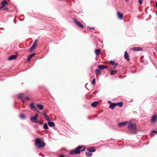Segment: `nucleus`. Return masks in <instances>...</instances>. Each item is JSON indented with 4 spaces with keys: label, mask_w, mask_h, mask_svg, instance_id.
<instances>
[{
    "label": "nucleus",
    "mask_w": 157,
    "mask_h": 157,
    "mask_svg": "<svg viewBox=\"0 0 157 157\" xmlns=\"http://www.w3.org/2000/svg\"><path fill=\"white\" fill-rule=\"evenodd\" d=\"M82 146H79L75 150H72L70 152V154L71 155H73L74 154L78 155L79 154L81 151H84L85 149L86 148L83 147V148L81 149L82 148Z\"/></svg>",
    "instance_id": "f257e3e1"
},
{
    "label": "nucleus",
    "mask_w": 157,
    "mask_h": 157,
    "mask_svg": "<svg viewBox=\"0 0 157 157\" xmlns=\"http://www.w3.org/2000/svg\"><path fill=\"white\" fill-rule=\"evenodd\" d=\"M128 128L129 131L132 132V133L136 134V131L137 128L136 123H132L131 122H129Z\"/></svg>",
    "instance_id": "f03ea898"
},
{
    "label": "nucleus",
    "mask_w": 157,
    "mask_h": 157,
    "mask_svg": "<svg viewBox=\"0 0 157 157\" xmlns=\"http://www.w3.org/2000/svg\"><path fill=\"white\" fill-rule=\"evenodd\" d=\"M35 144L37 148H40L43 147L45 144L44 142L41 141L40 139L36 138L35 139Z\"/></svg>",
    "instance_id": "7ed1b4c3"
},
{
    "label": "nucleus",
    "mask_w": 157,
    "mask_h": 157,
    "mask_svg": "<svg viewBox=\"0 0 157 157\" xmlns=\"http://www.w3.org/2000/svg\"><path fill=\"white\" fill-rule=\"evenodd\" d=\"M30 120L32 122H34L36 123H40V121H39L37 120V118L36 117H35L34 116H33L30 117Z\"/></svg>",
    "instance_id": "20e7f679"
},
{
    "label": "nucleus",
    "mask_w": 157,
    "mask_h": 157,
    "mask_svg": "<svg viewBox=\"0 0 157 157\" xmlns=\"http://www.w3.org/2000/svg\"><path fill=\"white\" fill-rule=\"evenodd\" d=\"M74 21L78 27L81 28H83V25L80 22L77 21L76 19H74Z\"/></svg>",
    "instance_id": "39448f33"
},
{
    "label": "nucleus",
    "mask_w": 157,
    "mask_h": 157,
    "mask_svg": "<svg viewBox=\"0 0 157 157\" xmlns=\"http://www.w3.org/2000/svg\"><path fill=\"white\" fill-rule=\"evenodd\" d=\"M18 98L21 100L22 101H25V98L24 97V94H20L18 95Z\"/></svg>",
    "instance_id": "423d86ee"
},
{
    "label": "nucleus",
    "mask_w": 157,
    "mask_h": 157,
    "mask_svg": "<svg viewBox=\"0 0 157 157\" xmlns=\"http://www.w3.org/2000/svg\"><path fill=\"white\" fill-rule=\"evenodd\" d=\"M30 107L32 108L34 110L39 112V111L37 110L35 106L34 105V103L33 102H32L30 103Z\"/></svg>",
    "instance_id": "0eeeda50"
},
{
    "label": "nucleus",
    "mask_w": 157,
    "mask_h": 157,
    "mask_svg": "<svg viewBox=\"0 0 157 157\" xmlns=\"http://www.w3.org/2000/svg\"><path fill=\"white\" fill-rule=\"evenodd\" d=\"M124 58L125 59L127 60L128 61H129V58L128 55L126 51H125L124 52Z\"/></svg>",
    "instance_id": "6e6552de"
},
{
    "label": "nucleus",
    "mask_w": 157,
    "mask_h": 157,
    "mask_svg": "<svg viewBox=\"0 0 157 157\" xmlns=\"http://www.w3.org/2000/svg\"><path fill=\"white\" fill-rule=\"evenodd\" d=\"M87 151L90 152H94L95 151V149L93 147H89L87 148Z\"/></svg>",
    "instance_id": "1a4fd4ad"
},
{
    "label": "nucleus",
    "mask_w": 157,
    "mask_h": 157,
    "mask_svg": "<svg viewBox=\"0 0 157 157\" xmlns=\"http://www.w3.org/2000/svg\"><path fill=\"white\" fill-rule=\"evenodd\" d=\"M157 118V116L156 115H155L153 116L152 117L151 120V122H155V121H156Z\"/></svg>",
    "instance_id": "9d476101"
},
{
    "label": "nucleus",
    "mask_w": 157,
    "mask_h": 157,
    "mask_svg": "<svg viewBox=\"0 0 157 157\" xmlns=\"http://www.w3.org/2000/svg\"><path fill=\"white\" fill-rule=\"evenodd\" d=\"M132 49L135 51H140L142 50V49L140 47H134Z\"/></svg>",
    "instance_id": "9b49d317"
},
{
    "label": "nucleus",
    "mask_w": 157,
    "mask_h": 157,
    "mask_svg": "<svg viewBox=\"0 0 157 157\" xmlns=\"http://www.w3.org/2000/svg\"><path fill=\"white\" fill-rule=\"evenodd\" d=\"M7 4V2L6 0H3L2 2L1 3L2 6L0 7V9H1L3 8L5 5Z\"/></svg>",
    "instance_id": "f8f14e48"
},
{
    "label": "nucleus",
    "mask_w": 157,
    "mask_h": 157,
    "mask_svg": "<svg viewBox=\"0 0 157 157\" xmlns=\"http://www.w3.org/2000/svg\"><path fill=\"white\" fill-rule=\"evenodd\" d=\"M128 123V122L127 121H126L120 123L118 124V125L121 127H123L126 125V124H127Z\"/></svg>",
    "instance_id": "ddd939ff"
},
{
    "label": "nucleus",
    "mask_w": 157,
    "mask_h": 157,
    "mask_svg": "<svg viewBox=\"0 0 157 157\" xmlns=\"http://www.w3.org/2000/svg\"><path fill=\"white\" fill-rule=\"evenodd\" d=\"M17 57L15 55H12L8 58V59L10 60H12L15 59Z\"/></svg>",
    "instance_id": "4468645a"
},
{
    "label": "nucleus",
    "mask_w": 157,
    "mask_h": 157,
    "mask_svg": "<svg viewBox=\"0 0 157 157\" xmlns=\"http://www.w3.org/2000/svg\"><path fill=\"white\" fill-rule=\"evenodd\" d=\"M98 67L100 70H103L107 68V67L105 65H99L98 66Z\"/></svg>",
    "instance_id": "2eb2a0df"
},
{
    "label": "nucleus",
    "mask_w": 157,
    "mask_h": 157,
    "mask_svg": "<svg viewBox=\"0 0 157 157\" xmlns=\"http://www.w3.org/2000/svg\"><path fill=\"white\" fill-rule=\"evenodd\" d=\"M117 106V105L116 104V103H112L110 104L109 108L111 109H114V107Z\"/></svg>",
    "instance_id": "dca6fc26"
},
{
    "label": "nucleus",
    "mask_w": 157,
    "mask_h": 157,
    "mask_svg": "<svg viewBox=\"0 0 157 157\" xmlns=\"http://www.w3.org/2000/svg\"><path fill=\"white\" fill-rule=\"evenodd\" d=\"M117 14L118 17L121 20L123 18V14L118 12H117Z\"/></svg>",
    "instance_id": "f3484780"
},
{
    "label": "nucleus",
    "mask_w": 157,
    "mask_h": 157,
    "mask_svg": "<svg viewBox=\"0 0 157 157\" xmlns=\"http://www.w3.org/2000/svg\"><path fill=\"white\" fill-rule=\"evenodd\" d=\"M101 50L100 49H96L95 50V52L96 56H98L100 53Z\"/></svg>",
    "instance_id": "a211bd4d"
},
{
    "label": "nucleus",
    "mask_w": 157,
    "mask_h": 157,
    "mask_svg": "<svg viewBox=\"0 0 157 157\" xmlns=\"http://www.w3.org/2000/svg\"><path fill=\"white\" fill-rule=\"evenodd\" d=\"M36 105L37 108L39 109L42 110L43 109L44 107L42 105L37 104Z\"/></svg>",
    "instance_id": "6ab92c4d"
},
{
    "label": "nucleus",
    "mask_w": 157,
    "mask_h": 157,
    "mask_svg": "<svg viewBox=\"0 0 157 157\" xmlns=\"http://www.w3.org/2000/svg\"><path fill=\"white\" fill-rule=\"evenodd\" d=\"M43 114L44 115L45 118L46 119V120L48 121H50V118H49V117L47 116V114L44 113H43Z\"/></svg>",
    "instance_id": "aec40b11"
},
{
    "label": "nucleus",
    "mask_w": 157,
    "mask_h": 157,
    "mask_svg": "<svg viewBox=\"0 0 157 157\" xmlns=\"http://www.w3.org/2000/svg\"><path fill=\"white\" fill-rule=\"evenodd\" d=\"M48 124L49 126L50 127H52L55 126V124L53 122L49 121L48 122Z\"/></svg>",
    "instance_id": "412c9836"
},
{
    "label": "nucleus",
    "mask_w": 157,
    "mask_h": 157,
    "mask_svg": "<svg viewBox=\"0 0 157 157\" xmlns=\"http://www.w3.org/2000/svg\"><path fill=\"white\" fill-rule=\"evenodd\" d=\"M35 55V53H34L32 54L31 55H29L28 57V59H27L28 61H29L30 60V59L32 58V57L34 55Z\"/></svg>",
    "instance_id": "4be33fe9"
},
{
    "label": "nucleus",
    "mask_w": 157,
    "mask_h": 157,
    "mask_svg": "<svg viewBox=\"0 0 157 157\" xmlns=\"http://www.w3.org/2000/svg\"><path fill=\"white\" fill-rule=\"evenodd\" d=\"M110 63L112 65H114V66H115V67H116L117 65H118L117 63H115L114 61L113 60L110 61Z\"/></svg>",
    "instance_id": "5701e85b"
},
{
    "label": "nucleus",
    "mask_w": 157,
    "mask_h": 157,
    "mask_svg": "<svg viewBox=\"0 0 157 157\" xmlns=\"http://www.w3.org/2000/svg\"><path fill=\"white\" fill-rule=\"evenodd\" d=\"M98 103V101L94 102L91 104V105L92 107H96V106L97 105Z\"/></svg>",
    "instance_id": "b1692460"
},
{
    "label": "nucleus",
    "mask_w": 157,
    "mask_h": 157,
    "mask_svg": "<svg viewBox=\"0 0 157 157\" xmlns=\"http://www.w3.org/2000/svg\"><path fill=\"white\" fill-rule=\"evenodd\" d=\"M36 45H35L34 44H33L32 45V46L30 48V52H31L32 51H33L34 49L36 47Z\"/></svg>",
    "instance_id": "393cba45"
},
{
    "label": "nucleus",
    "mask_w": 157,
    "mask_h": 157,
    "mask_svg": "<svg viewBox=\"0 0 157 157\" xmlns=\"http://www.w3.org/2000/svg\"><path fill=\"white\" fill-rule=\"evenodd\" d=\"M91 152H86V154L88 156L91 157L92 155V153H91Z\"/></svg>",
    "instance_id": "a878e982"
},
{
    "label": "nucleus",
    "mask_w": 157,
    "mask_h": 157,
    "mask_svg": "<svg viewBox=\"0 0 157 157\" xmlns=\"http://www.w3.org/2000/svg\"><path fill=\"white\" fill-rule=\"evenodd\" d=\"M19 116L22 119H25V116L23 113L21 114Z\"/></svg>",
    "instance_id": "bb28decb"
},
{
    "label": "nucleus",
    "mask_w": 157,
    "mask_h": 157,
    "mask_svg": "<svg viewBox=\"0 0 157 157\" xmlns=\"http://www.w3.org/2000/svg\"><path fill=\"white\" fill-rule=\"evenodd\" d=\"M117 105H118L119 107H121L123 106V103L122 102H120L116 103Z\"/></svg>",
    "instance_id": "cd10ccee"
},
{
    "label": "nucleus",
    "mask_w": 157,
    "mask_h": 157,
    "mask_svg": "<svg viewBox=\"0 0 157 157\" xmlns=\"http://www.w3.org/2000/svg\"><path fill=\"white\" fill-rule=\"evenodd\" d=\"M101 73V71L100 69H96L95 70V74H99Z\"/></svg>",
    "instance_id": "c85d7f7f"
},
{
    "label": "nucleus",
    "mask_w": 157,
    "mask_h": 157,
    "mask_svg": "<svg viewBox=\"0 0 157 157\" xmlns=\"http://www.w3.org/2000/svg\"><path fill=\"white\" fill-rule=\"evenodd\" d=\"M43 128L45 129H48V126L47 125V124H44V126H43Z\"/></svg>",
    "instance_id": "c756f323"
},
{
    "label": "nucleus",
    "mask_w": 157,
    "mask_h": 157,
    "mask_svg": "<svg viewBox=\"0 0 157 157\" xmlns=\"http://www.w3.org/2000/svg\"><path fill=\"white\" fill-rule=\"evenodd\" d=\"M96 82V78H94L92 80V83L93 85H94Z\"/></svg>",
    "instance_id": "7c9ffc66"
},
{
    "label": "nucleus",
    "mask_w": 157,
    "mask_h": 157,
    "mask_svg": "<svg viewBox=\"0 0 157 157\" xmlns=\"http://www.w3.org/2000/svg\"><path fill=\"white\" fill-rule=\"evenodd\" d=\"M39 116V115L38 113H35V115L34 116V117L37 118V117Z\"/></svg>",
    "instance_id": "2f4dec72"
},
{
    "label": "nucleus",
    "mask_w": 157,
    "mask_h": 157,
    "mask_svg": "<svg viewBox=\"0 0 157 157\" xmlns=\"http://www.w3.org/2000/svg\"><path fill=\"white\" fill-rule=\"evenodd\" d=\"M138 2L140 4H141L142 3V0H139Z\"/></svg>",
    "instance_id": "473e14b6"
},
{
    "label": "nucleus",
    "mask_w": 157,
    "mask_h": 157,
    "mask_svg": "<svg viewBox=\"0 0 157 157\" xmlns=\"http://www.w3.org/2000/svg\"><path fill=\"white\" fill-rule=\"evenodd\" d=\"M37 40H35V41H34V42L33 44H34L36 46V43H37Z\"/></svg>",
    "instance_id": "72a5a7b5"
},
{
    "label": "nucleus",
    "mask_w": 157,
    "mask_h": 157,
    "mask_svg": "<svg viewBox=\"0 0 157 157\" xmlns=\"http://www.w3.org/2000/svg\"><path fill=\"white\" fill-rule=\"evenodd\" d=\"M153 132H155L156 133H157V130L156 131H155V130H153L151 132L153 133Z\"/></svg>",
    "instance_id": "f704fd0d"
},
{
    "label": "nucleus",
    "mask_w": 157,
    "mask_h": 157,
    "mask_svg": "<svg viewBox=\"0 0 157 157\" xmlns=\"http://www.w3.org/2000/svg\"><path fill=\"white\" fill-rule=\"evenodd\" d=\"M88 27L90 29H94V27Z\"/></svg>",
    "instance_id": "c9c22d12"
},
{
    "label": "nucleus",
    "mask_w": 157,
    "mask_h": 157,
    "mask_svg": "<svg viewBox=\"0 0 157 157\" xmlns=\"http://www.w3.org/2000/svg\"><path fill=\"white\" fill-rule=\"evenodd\" d=\"M114 72V71L113 70H112L111 72H110V74H111V75H113V72Z\"/></svg>",
    "instance_id": "e433bc0d"
},
{
    "label": "nucleus",
    "mask_w": 157,
    "mask_h": 157,
    "mask_svg": "<svg viewBox=\"0 0 157 157\" xmlns=\"http://www.w3.org/2000/svg\"><path fill=\"white\" fill-rule=\"evenodd\" d=\"M108 103L110 104H111V103H112L110 101H108Z\"/></svg>",
    "instance_id": "4c0bfd02"
},
{
    "label": "nucleus",
    "mask_w": 157,
    "mask_h": 157,
    "mask_svg": "<svg viewBox=\"0 0 157 157\" xmlns=\"http://www.w3.org/2000/svg\"><path fill=\"white\" fill-rule=\"evenodd\" d=\"M25 98V100H26V99H27L28 100L29 99V98L28 97H27L26 98Z\"/></svg>",
    "instance_id": "58836bf2"
},
{
    "label": "nucleus",
    "mask_w": 157,
    "mask_h": 157,
    "mask_svg": "<svg viewBox=\"0 0 157 157\" xmlns=\"http://www.w3.org/2000/svg\"><path fill=\"white\" fill-rule=\"evenodd\" d=\"M59 157H64V156L63 155H61L59 156Z\"/></svg>",
    "instance_id": "ea45409f"
},
{
    "label": "nucleus",
    "mask_w": 157,
    "mask_h": 157,
    "mask_svg": "<svg viewBox=\"0 0 157 157\" xmlns=\"http://www.w3.org/2000/svg\"><path fill=\"white\" fill-rule=\"evenodd\" d=\"M144 64H147V62H144Z\"/></svg>",
    "instance_id": "a19ab883"
},
{
    "label": "nucleus",
    "mask_w": 157,
    "mask_h": 157,
    "mask_svg": "<svg viewBox=\"0 0 157 157\" xmlns=\"http://www.w3.org/2000/svg\"><path fill=\"white\" fill-rule=\"evenodd\" d=\"M155 5H156V7H157V2H155Z\"/></svg>",
    "instance_id": "79ce46f5"
},
{
    "label": "nucleus",
    "mask_w": 157,
    "mask_h": 157,
    "mask_svg": "<svg viewBox=\"0 0 157 157\" xmlns=\"http://www.w3.org/2000/svg\"><path fill=\"white\" fill-rule=\"evenodd\" d=\"M39 123L40 124H43L41 122H40V123Z\"/></svg>",
    "instance_id": "37998d69"
},
{
    "label": "nucleus",
    "mask_w": 157,
    "mask_h": 157,
    "mask_svg": "<svg viewBox=\"0 0 157 157\" xmlns=\"http://www.w3.org/2000/svg\"><path fill=\"white\" fill-rule=\"evenodd\" d=\"M125 1H126L127 2H128V0H125Z\"/></svg>",
    "instance_id": "c03bdc74"
},
{
    "label": "nucleus",
    "mask_w": 157,
    "mask_h": 157,
    "mask_svg": "<svg viewBox=\"0 0 157 157\" xmlns=\"http://www.w3.org/2000/svg\"><path fill=\"white\" fill-rule=\"evenodd\" d=\"M116 67H115V66L114 67H113V69H115L116 68Z\"/></svg>",
    "instance_id": "a18cd8bd"
},
{
    "label": "nucleus",
    "mask_w": 157,
    "mask_h": 157,
    "mask_svg": "<svg viewBox=\"0 0 157 157\" xmlns=\"http://www.w3.org/2000/svg\"><path fill=\"white\" fill-rule=\"evenodd\" d=\"M156 15L157 16V11L156 12Z\"/></svg>",
    "instance_id": "49530a36"
},
{
    "label": "nucleus",
    "mask_w": 157,
    "mask_h": 157,
    "mask_svg": "<svg viewBox=\"0 0 157 157\" xmlns=\"http://www.w3.org/2000/svg\"><path fill=\"white\" fill-rule=\"evenodd\" d=\"M14 23H16V22H15V20H14Z\"/></svg>",
    "instance_id": "de8ad7c7"
}]
</instances>
